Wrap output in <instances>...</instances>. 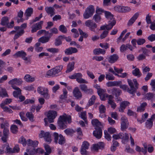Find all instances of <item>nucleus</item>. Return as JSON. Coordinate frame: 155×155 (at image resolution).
I'll return each mask as SVG.
<instances>
[{
  "instance_id": "f257e3e1",
  "label": "nucleus",
  "mask_w": 155,
  "mask_h": 155,
  "mask_svg": "<svg viewBox=\"0 0 155 155\" xmlns=\"http://www.w3.org/2000/svg\"><path fill=\"white\" fill-rule=\"evenodd\" d=\"M127 82L128 84L130 87V89L128 87V86L125 84L122 85L121 84H120L119 86L120 88L124 90H127V92L130 94L134 95L136 92L137 90L138 89V84L136 79H134L133 80L134 83L131 80L128 79Z\"/></svg>"
},
{
  "instance_id": "f03ea898",
  "label": "nucleus",
  "mask_w": 155,
  "mask_h": 155,
  "mask_svg": "<svg viewBox=\"0 0 155 155\" xmlns=\"http://www.w3.org/2000/svg\"><path fill=\"white\" fill-rule=\"evenodd\" d=\"M70 124L71 122V117L70 115L64 114L60 116L58 121V124L60 129H64L67 127V122Z\"/></svg>"
},
{
  "instance_id": "7ed1b4c3",
  "label": "nucleus",
  "mask_w": 155,
  "mask_h": 155,
  "mask_svg": "<svg viewBox=\"0 0 155 155\" xmlns=\"http://www.w3.org/2000/svg\"><path fill=\"white\" fill-rule=\"evenodd\" d=\"M57 116V112L54 110H49L47 114L48 118H45L44 119V121L45 122V126H47L48 123L47 121V120L50 123L54 122V120Z\"/></svg>"
},
{
  "instance_id": "20e7f679",
  "label": "nucleus",
  "mask_w": 155,
  "mask_h": 155,
  "mask_svg": "<svg viewBox=\"0 0 155 155\" xmlns=\"http://www.w3.org/2000/svg\"><path fill=\"white\" fill-rule=\"evenodd\" d=\"M26 53L23 51H19L15 54L13 56L14 58H17L18 57H20L22 59L25 61L26 63H30V60L26 56Z\"/></svg>"
},
{
  "instance_id": "39448f33",
  "label": "nucleus",
  "mask_w": 155,
  "mask_h": 155,
  "mask_svg": "<svg viewBox=\"0 0 155 155\" xmlns=\"http://www.w3.org/2000/svg\"><path fill=\"white\" fill-rule=\"evenodd\" d=\"M94 6L90 5L86 9L85 12L83 14V17L84 19H88L91 17L94 12Z\"/></svg>"
},
{
  "instance_id": "423d86ee",
  "label": "nucleus",
  "mask_w": 155,
  "mask_h": 155,
  "mask_svg": "<svg viewBox=\"0 0 155 155\" xmlns=\"http://www.w3.org/2000/svg\"><path fill=\"white\" fill-rule=\"evenodd\" d=\"M37 91L39 94L42 95L45 99L49 98L50 95L48 94V90L47 88L40 86L38 87Z\"/></svg>"
},
{
  "instance_id": "0eeeda50",
  "label": "nucleus",
  "mask_w": 155,
  "mask_h": 155,
  "mask_svg": "<svg viewBox=\"0 0 155 155\" xmlns=\"http://www.w3.org/2000/svg\"><path fill=\"white\" fill-rule=\"evenodd\" d=\"M55 142L58 143L60 144H63L65 143V139L61 134L59 135L58 134L55 132L53 134Z\"/></svg>"
},
{
  "instance_id": "6e6552de",
  "label": "nucleus",
  "mask_w": 155,
  "mask_h": 155,
  "mask_svg": "<svg viewBox=\"0 0 155 155\" xmlns=\"http://www.w3.org/2000/svg\"><path fill=\"white\" fill-rule=\"evenodd\" d=\"M120 129L121 130L124 131L129 127V123L127 118L125 116L122 117L120 119Z\"/></svg>"
},
{
  "instance_id": "1a4fd4ad",
  "label": "nucleus",
  "mask_w": 155,
  "mask_h": 155,
  "mask_svg": "<svg viewBox=\"0 0 155 155\" xmlns=\"http://www.w3.org/2000/svg\"><path fill=\"white\" fill-rule=\"evenodd\" d=\"M85 25L88 27L91 31H95V29L97 28V26L96 24L92 20H88L85 22Z\"/></svg>"
},
{
  "instance_id": "9d476101",
  "label": "nucleus",
  "mask_w": 155,
  "mask_h": 155,
  "mask_svg": "<svg viewBox=\"0 0 155 155\" xmlns=\"http://www.w3.org/2000/svg\"><path fill=\"white\" fill-rule=\"evenodd\" d=\"M115 10L120 13H126L129 12L131 10V8L128 6L117 5L114 8Z\"/></svg>"
},
{
  "instance_id": "9b49d317",
  "label": "nucleus",
  "mask_w": 155,
  "mask_h": 155,
  "mask_svg": "<svg viewBox=\"0 0 155 155\" xmlns=\"http://www.w3.org/2000/svg\"><path fill=\"white\" fill-rule=\"evenodd\" d=\"M39 137L40 138L44 137L45 141L50 143L51 141V135L48 132H45L43 130L41 131L39 134Z\"/></svg>"
},
{
  "instance_id": "f8f14e48",
  "label": "nucleus",
  "mask_w": 155,
  "mask_h": 155,
  "mask_svg": "<svg viewBox=\"0 0 155 155\" xmlns=\"http://www.w3.org/2000/svg\"><path fill=\"white\" fill-rule=\"evenodd\" d=\"M112 137L115 140L123 139L124 140H127L129 139V135L126 133L124 134L122 133H120L118 134H114L113 135Z\"/></svg>"
},
{
  "instance_id": "ddd939ff",
  "label": "nucleus",
  "mask_w": 155,
  "mask_h": 155,
  "mask_svg": "<svg viewBox=\"0 0 155 155\" xmlns=\"http://www.w3.org/2000/svg\"><path fill=\"white\" fill-rule=\"evenodd\" d=\"M43 23V21H40L33 25L31 27V32L34 33L36 32L38 30L42 28V25Z\"/></svg>"
},
{
  "instance_id": "4468645a",
  "label": "nucleus",
  "mask_w": 155,
  "mask_h": 155,
  "mask_svg": "<svg viewBox=\"0 0 155 155\" xmlns=\"http://www.w3.org/2000/svg\"><path fill=\"white\" fill-rule=\"evenodd\" d=\"M73 94L77 99H80L82 97V93L78 87H75L73 89Z\"/></svg>"
},
{
  "instance_id": "2eb2a0df",
  "label": "nucleus",
  "mask_w": 155,
  "mask_h": 155,
  "mask_svg": "<svg viewBox=\"0 0 155 155\" xmlns=\"http://www.w3.org/2000/svg\"><path fill=\"white\" fill-rule=\"evenodd\" d=\"M108 23V24H105L101 26L100 30H104L106 29L108 31L111 29L115 25V22L114 21L111 23Z\"/></svg>"
},
{
  "instance_id": "dca6fc26",
  "label": "nucleus",
  "mask_w": 155,
  "mask_h": 155,
  "mask_svg": "<svg viewBox=\"0 0 155 155\" xmlns=\"http://www.w3.org/2000/svg\"><path fill=\"white\" fill-rule=\"evenodd\" d=\"M22 82V80L21 78H15L9 81L8 83L12 85V86H16L14 85L15 84L19 85L21 84Z\"/></svg>"
},
{
  "instance_id": "f3484780",
  "label": "nucleus",
  "mask_w": 155,
  "mask_h": 155,
  "mask_svg": "<svg viewBox=\"0 0 155 155\" xmlns=\"http://www.w3.org/2000/svg\"><path fill=\"white\" fill-rule=\"evenodd\" d=\"M89 144L87 141H84L83 142L81 149V152L82 154H86L87 153L86 150L89 148Z\"/></svg>"
},
{
  "instance_id": "a211bd4d",
  "label": "nucleus",
  "mask_w": 155,
  "mask_h": 155,
  "mask_svg": "<svg viewBox=\"0 0 155 155\" xmlns=\"http://www.w3.org/2000/svg\"><path fill=\"white\" fill-rule=\"evenodd\" d=\"M104 13L106 18L107 20H109L108 22L111 23L114 21L115 22V24H116V21L114 18V15L110 12L105 11H104Z\"/></svg>"
},
{
  "instance_id": "6ab92c4d",
  "label": "nucleus",
  "mask_w": 155,
  "mask_h": 155,
  "mask_svg": "<svg viewBox=\"0 0 155 155\" xmlns=\"http://www.w3.org/2000/svg\"><path fill=\"white\" fill-rule=\"evenodd\" d=\"M119 58L118 55L116 54H114L109 56L107 58V60L109 63L113 64L118 61Z\"/></svg>"
},
{
  "instance_id": "aec40b11",
  "label": "nucleus",
  "mask_w": 155,
  "mask_h": 155,
  "mask_svg": "<svg viewBox=\"0 0 155 155\" xmlns=\"http://www.w3.org/2000/svg\"><path fill=\"white\" fill-rule=\"evenodd\" d=\"M95 130L93 132V134L97 138L99 139L101 138L102 135V130L101 127L95 128Z\"/></svg>"
},
{
  "instance_id": "412c9836",
  "label": "nucleus",
  "mask_w": 155,
  "mask_h": 155,
  "mask_svg": "<svg viewBox=\"0 0 155 155\" xmlns=\"http://www.w3.org/2000/svg\"><path fill=\"white\" fill-rule=\"evenodd\" d=\"M12 88L15 90L13 92V96L15 98H18V97L21 94V90L19 87L17 86H12Z\"/></svg>"
},
{
  "instance_id": "4be33fe9",
  "label": "nucleus",
  "mask_w": 155,
  "mask_h": 155,
  "mask_svg": "<svg viewBox=\"0 0 155 155\" xmlns=\"http://www.w3.org/2000/svg\"><path fill=\"white\" fill-rule=\"evenodd\" d=\"M104 147V144L103 142H101L97 144L93 145L92 149L95 150L97 151L99 149H103Z\"/></svg>"
},
{
  "instance_id": "5701e85b",
  "label": "nucleus",
  "mask_w": 155,
  "mask_h": 155,
  "mask_svg": "<svg viewBox=\"0 0 155 155\" xmlns=\"http://www.w3.org/2000/svg\"><path fill=\"white\" fill-rule=\"evenodd\" d=\"M139 14L138 12L135 13L132 17L129 20L127 23V25L130 26L132 25L139 16Z\"/></svg>"
},
{
  "instance_id": "b1692460",
  "label": "nucleus",
  "mask_w": 155,
  "mask_h": 155,
  "mask_svg": "<svg viewBox=\"0 0 155 155\" xmlns=\"http://www.w3.org/2000/svg\"><path fill=\"white\" fill-rule=\"evenodd\" d=\"M45 10L47 14L50 15L51 17H52L55 14L54 9L53 7L47 6L45 8Z\"/></svg>"
},
{
  "instance_id": "393cba45",
  "label": "nucleus",
  "mask_w": 155,
  "mask_h": 155,
  "mask_svg": "<svg viewBox=\"0 0 155 155\" xmlns=\"http://www.w3.org/2000/svg\"><path fill=\"white\" fill-rule=\"evenodd\" d=\"M65 38L64 35L59 36L55 40L54 45L56 46H58L62 44V41Z\"/></svg>"
},
{
  "instance_id": "a878e982",
  "label": "nucleus",
  "mask_w": 155,
  "mask_h": 155,
  "mask_svg": "<svg viewBox=\"0 0 155 155\" xmlns=\"http://www.w3.org/2000/svg\"><path fill=\"white\" fill-rule=\"evenodd\" d=\"M130 104V103L127 101H124L121 102L119 110L120 112H123L126 107Z\"/></svg>"
},
{
  "instance_id": "bb28decb",
  "label": "nucleus",
  "mask_w": 155,
  "mask_h": 155,
  "mask_svg": "<svg viewBox=\"0 0 155 155\" xmlns=\"http://www.w3.org/2000/svg\"><path fill=\"white\" fill-rule=\"evenodd\" d=\"M121 83V81H110L106 83V85L108 87H110L113 86H118Z\"/></svg>"
},
{
  "instance_id": "cd10ccee",
  "label": "nucleus",
  "mask_w": 155,
  "mask_h": 155,
  "mask_svg": "<svg viewBox=\"0 0 155 155\" xmlns=\"http://www.w3.org/2000/svg\"><path fill=\"white\" fill-rule=\"evenodd\" d=\"M74 64L75 62L74 61L69 63L67 65L66 72L69 73L72 71L74 68Z\"/></svg>"
},
{
  "instance_id": "c85d7f7f",
  "label": "nucleus",
  "mask_w": 155,
  "mask_h": 155,
  "mask_svg": "<svg viewBox=\"0 0 155 155\" xmlns=\"http://www.w3.org/2000/svg\"><path fill=\"white\" fill-rule=\"evenodd\" d=\"M91 123L93 125L95 128L101 127V123L96 119L92 120L91 121Z\"/></svg>"
},
{
  "instance_id": "c756f323",
  "label": "nucleus",
  "mask_w": 155,
  "mask_h": 155,
  "mask_svg": "<svg viewBox=\"0 0 155 155\" xmlns=\"http://www.w3.org/2000/svg\"><path fill=\"white\" fill-rule=\"evenodd\" d=\"M33 13V9L32 8H28L25 11V15L27 17H28L31 16Z\"/></svg>"
},
{
  "instance_id": "7c9ffc66",
  "label": "nucleus",
  "mask_w": 155,
  "mask_h": 155,
  "mask_svg": "<svg viewBox=\"0 0 155 155\" xmlns=\"http://www.w3.org/2000/svg\"><path fill=\"white\" fill-rule=\"evenodd\" d=\"M50 37L43 36L41 37L38 39V41L42 43H46L49 41Z\"/></svg>"
},
{
  "instance_id": "2f4dec72",
  "label": "nucleus",
  "mask_w": 155,
  "mask_h": 155,
  "mask_svg": "<svg viewBox=\"0 0 155 155\" xmlns=\"http://www.w3.org/2000/svg\"><path fill=\"white\" fill-rule=\"evenodd\" d=\"M24 80L27 82H32L34 81L35 78L31 76L29 74H26L24 77Z\"/></svg>"
},
{
  "instance_id": "473e14b6",
  "label": "nucleus",
  "mask_w": 155,
  "mask_h": 155,
  "mask_svg": "<svg viewBox=\"0 0 155 155\" xmlns=\"http://www.w3.org/2000/svg\"><path fill=\"white\" fill-rule=\"evenodd\" d=\"M8 18L7 16L3 17L1 19V25L3 26H5L8 25Z\"/></svg>"
},
{
  "instance_id": "72a5a7b5",
  "label": "nucleus",
  "mask_w": 155,
  "mask_h": 155,
  "mask_svg": "<svg viewBox=\"0 0 155 155\" xmlns=\"http://www.w3.org/2000/svg\"><path fill=\"white\" fill-rule=\"evenodd\" d=\"M93 53L95 55H98L100 54H104L105 53V50L104 49H94Z\"/></svg>"
},
{
  "instance_id": "f704fd0d",
  "label": "nucleus",
  "mask_w": 155,
  "mask_h": 155,
  "mask_svg": "<svg viewBox=\"0 0 155 155\" xmlns=\"http://www.w3.org/2000/svg\"><path fill=\"white\" fill-rule=\"evenodd\" d=\"M82 75L80 73H76L74 74L69 76V78L71 79H76L77 81V79L79 78L80 77H82Z\"/></svg>"
},
{
  "instance_id": "c9c22d12",
  "label": "nucleus",
  "mask_w": 155,
  "mask_h": 155,
  "mask_svg": "<svg viewBox=\"0 0 155 155\" xmlns=\"http://www.w3.org/2000/svg\"><path fill=\"white\" fill-rule=\"evenodd\" d=\"M0 97H8V96L5 89L0 87Z\"/></svg>"
},
{
  "instance_id": "e433bc0d",
  "label": "nucleus",
  "mask_w": 155,
  "mask_h": 155,
  "mask_svg": "<svg viewBox=\"0 0 155 155\" xmlns=\"http://www.w3.org/2000/svg\"><path fill=\"white\" fill-rule=\"evenodd\" d=\"M132 74L134 76L138 77H140L141 75L139 69L137 68H135L134 70L132 71Z\"/></svg>"
},
{
  "instance_id": "4c0bfd02",
  "label": "nucleus",
  "mask_w": 155,
  "mask_h": 155,
  "mask_svg": "<svg viewBox=\"0 0 155 155\" xmlns=\"http://www.w3.org/2000/svg\"><path fill=\"white\" fill-rule=\"evenodd\" d=\"M78 52L77 49H66L64 52L67 55H71Z\"/></svg>"
},
{
  "instance_id": "58836bf2",
  "label": "nucleus",
  "mask_w": 155,
  "mask_h": 155,
  "mask_svg": "<svg viewBox=\"0 0 155 155\" xmlns=\"http://www.w3.org/2000/svg\"><path fill=\"white\" fill-rule=\"evenodd\" d=\"M155 95V94H153L152 93L149 92L147 93L145 95L144 98L148 100H153L152 99Z\"/></svg>"
},
{
  "instance_id": "ea45409f",
  "label": "nucleus",
  "mask_w": 155,
  "mask_h": 155,
  "mask_svg": "<svg viewBox=\"0 0 155 155\" xmlns=\"http://www.w3.org/2000/svg\"><path fill=\"white\" fill-rule=\"evenodd\" d=\"M147 103L145 102L142 103L140 106L137 107V111L140 112L143 111L144 110V108L147 105Z\"/></svg>"
},
{
  "instance_id": "a19ab883",
  "label": "nucleus",
  "mask_w": 155,
  "mask_h": 155,
  "mask_svg": "<svg viewBox=\"0 0 155 155\" xmlns=\"http://www.w3.org/2000/svg\"><path fill=\"white\" fill-rule=\"evenodd\" d=\"M24 31L23 29H21L20 31H18L15 34L14 37V39L15 40L18 39L19 37L22 35L24 33Z\"/></svg>"
},
{
  "instance_id": "79ce46f5",
  "label": "nucleus",
  "mask_w": 155,
  "mask_h": 155,
  "mask_svg": "<svg viewBox=\"0 0 155 155\" xmlns=\"http://www.w3.org/2000/svg\"><path fill=\"white\" fill-rule=\"evenodd\" d=\"M96 97L95 96L93 95L88 101L87 105L89 106L93 104L95 101Z\"/></svg>"
},
{
  "instance_id": "37998d69",
  "label": "nucleus",
  "mask_w": 155,
  "mask_h": 155,
  "mask_svg": "<svg viewBox=\"0 0 155 155\" xmlns=\"http://www.w3.org/2000/svg\"><path fill=\"white\" fill-rule=\"evenodd\" d=\"M112 92L113 94H115L116 97H117L120 95L121 91L119 89L114 88L112 89Z\"/></svg>"
},
{
  "instance_id": "c03bdc74",
  "label": "nucleus",
  "mask_w": 155,
  "mask_h": 155,
  "mask_svg": "<svg viewBox=\"0 0 155 155\" xmlns=\"http://www.w3.org/2000/svg\"><path fill=\"white\" fill-rule=\"evenodd\" d=\"M44 147L46 151L45 152V155H49L51 152V150L49 146L47 144H45Z\"/></svg>"
},
{
  "instance_id": "a18cd8bd",
  "label": "nucleus",
  "mask_w": 155,
  "mask_h": 155,
  "mask_svg": "<svg viewBox=\"0 0 155 155\" xmlns=\"http://www.w3.org/2000/svg\"><path fill=\"white\" fill-rule=\"evenodd\" d=\"M26 115L30 121L33 122L34 121V116L31 112H28Z\"/></svg>"
},
{
  "instance_id": "49530a36",
  "label": "nucleus",
  "mask_w": 155,
  "mask_h": 155,
  "mask_svg": "<svg viewBox=\"0 0 155 155\" xmlns=\"http://www.w3.org/2000/svg\"><path fill=\"white\" fill-rule=\"evenodd\" d=\"M63 68V66L62 65H60L56 66L54 68H53L55 74H56L60 72L62 69Z\"/></svg>"
},
{
  "instance_id": "de8ad7c7",
  "label": "nucleus",
  "mask_w": 155,
  "mask_h": 155,
  "mask_svg": "<svg viewBox=\"0 0 155 155\" xmlns=\"http://www.w3.org/2000/svg\"><path fill=\"white\" fill-rule=\"evenodd\" d=\"M101 16L99 14H95L93 17V19L97 23L100 22L101 21Z\"/></svg>"
},
{
  "instance_id": "09e8293b",
  "label": "nucleus",
  "mask_w": 155,
  "mask_h": 155,
  "mask_svg": "<svg viewBox=\"0 0 155 155\" xmlns=\"http://www.w3.org/2000/svg\"><path fill=\"white\" fill-rule=\"evenodd\" d=\"M11 132L14 134H16L18 131V128L15 125H12L11 127Z\"/></svg>"
},
{
  "instance_id": "8fccbe9b",
  "label": "nucleus",
  "mask_w": 155,
  "mask_h": 155,
  "mask_svg": "<svg viewBox=\"0 0 155 155\" xmlns=\"http://www.w3.org/2000/svg\"><path fill=\"white\" fill-rule=\"evenodd\" d=\"M12 102V99L11 98H6L5 101H2V103L0 104V106H5L6 105H7L10 104Z\"/></svg>"
},
{
  "instance_id": "3c124183",
  "label": "nucleus",
  "mask_w": 155,
  "mask_h": 155,
  "mask_svg": "<svg viewBox=\"0 0 155 155\" xmlns=\"http://www.w3.org/2000/svg\"><path fill=\"white\" fill-rule=\"evenodd\" d=\"M59 30L61 32L65 34L67 32V29L66 27L63 25H61L59 27Z\"/></svg>"
},
{
  "instance_id": "603ef678",
  "label": "nucleus",
  "mask_w": 155,
  "mask_h": 155,
  "mask_svg": "<svg viewBox=\"0 0 155 155\" xmlns=\"http://www.w3.org/2000/svg\"><path fill=\"white\" fill-rule=\"evenodd\" d=\"M63 94L61 95L60 96V98L61 99H64L67 98V97L68 92L66 89H64L63 90Z\"/></svg>"
},
{
  "instance_id": "864d4df0",
  "label": "nucleus",
  "mask_w": 155,
  "mask_h": 155,
  "mask_svg": "<svg viewBox=\"0 0 155 155\" xmlns=\"http://www.w3.org/2000/svg\"><path fill=\"white\" fill-rule=\"evenodd\" d=\"M64 132L67 135H71L75 132V131L72 129L67 128L64 130Z\"/></svg>"
},
{
  "instance_id": "5fc2aeb1",
  "label": "nucleus",
  "mask_w": 155,
  "mask_h": 155,
  "mask_svg": "<svg viewBox=\"0 0 155 155\" xmlns=\"http://www.w3.org/2000/svg\"><path fill=\"white\" fill-rule=\"evenodd\" d=\"M18 142L19 143L22 144L24 146H25L27 143L26 139L23 137H21L19 139Z\"/></svg>"
},
{
  "instance_id": "6e6d98bb",
  "label": "nucleus",
  "mask_w": 155,
  "mask_h": 155,
  "mask_svg": "<svg viewBox=\"0 0 155 155\" xmlns=\"http://www.w3.org/2000/svg\"><path fill=\"white\" fill-rule=\"evenodd\" d=\"M78 30L80 34L84 38H86L88 37V35L87 33L83 32V31L80 28H78Z\"/></svg>"
},
{
  "instance_id": "4d7b16f0",
  "label": "nucleus",
  "mask_w": 155,
  "mask_h": 155,
  "mask_svg": "<svg viewBox=\"0 0 155 155\" xmlns=\"http://www.w3.org/2000/svg\"><path fill=\"white\" fill-rule=\"evenodd\" d=\"M153 121H151L150 119H148L146 123V127L149 128H150L153 125Z\"/></svg>"
},
{
  "instance_id": "13d9d810",
  "label": "nucleus",
  "mask_w": 155,
  "mask_h": 155,
  "mask_svg": "<svg viewBox=\"0 0 155 155\" xmlns=\"http://www.w3.org/2000/svg\"><path fill=\"white\" fill-rule=\"evenodd\" d=\"M0 107L2 108L4 111L8 112L10 113H12L13 112V111L10 108H9L8 107H7L6 106H0Z\"/></svg>"
},
{
  "instance_id": "bf43d9fd",
  "label": "nucleus",
  "mask_w": 155,
  "mask_h": 155,
  "mask_svg": "<svg viewBox=\"0 0 155 155\" xmlns=\"http://www.w3.org/2000/svg\"><path fill=\"white\" fill-rule=\"evenodd\" d=\"M56 75L53 68L49 70L47 73V75L48 76H53Z\"/></svg>"
},
{
  "instance_id": "052dcab7",
  "label": "nucleus",
  "mask_w": 155,
  "mask_h": 155,
  "mask_svg": "<svg viewBox=\"0 0 155 155\" xmlns=\"http://www.w3.org/2000/svg\"><path fill=\"white\" fill-rule=\"evenodd\" d=\"M108 31H104L101 34L100 38L101 39H103L106 37L108 33Z\"/></svg>"
},
{
  "instance_id": "680f3d73",
  "label": "nucleus",
  "mask_w": 155,
  "mask_h": 155,
  "mask_svg": "<svg viewBox=\"0 0 155 155\" xmlns=\"http://www.w3.org/2000/svg\"><path fill=\"white\" fill-rule=\"evenodd\" d=\"M99 109L100 113L103 114L105 112L106 110V108L105 106L103 104H101L99 107Z\"/></svg>"
},
{
  "instance_id": "e2e57ef3",
  "label": "nucleus",
  "mask_w": 155,
  "mask_h": 155,
  "mask_svg": "<svg viewBox=\"0 0 155 155\" xmlns=\"http://www.w3.org/2000/svg\"><path fill=\"white\" fill-rule=\"evenodd\" d=\"M104 137L108 141H110L111 140V136L106 130L104 131Z\"/></svg>"
},
{
  "instance_id": "0e129e2a",
  "label": "nucleus",
  "mask_w": 155,
  "mask_h": 155,
  "mask_svg": "<svg viewBox=\"0 0 155 155\" xmlns=\"http://www.w3.org/2000/svg\"><path fill=\"white\" fill-rule=\"evenodd\" d=\"M146 42L144 38H139L137 41V43L138 45H143Z\"/></svg>"
},
{
  "instance_id": "69168bd1",
  "label": "nucleus",
  "mask_w": 155,
  "mask_h": 155,
  "mask_svg": "<svg viewBox=\"0 0 155 155\" xmlns=\"http://www.w3.org/2000/svg\"><path fill=\"white\" fill-rule=\"evenodd\" d=\"M26 151L29 152V154L31 155H34L36 154V149L34 148H33L31 150L27 149L26 150Z\"/></svg>"
},
{
  "instance_id": "338daca9",
  "label": "nucleus",
  "mask_w": 155,
  "mask_h": 155,
  "mask_svg": "<svg viewBox=\"0 0 155 155\" xmlns=\"http://www.w3.org/2000/svg\"><path fill=\"white\" fill-rule=\"evenodd\" d=\"M147 39L151 42L155 41V34H152L147 37Z\"/></svg>"
},
{
  "instance_id": "774afa93",
  "label": "nucleus",
  "mask_w": 155,
  "mask_h": 155,
  "mask_svg": "<svg viewBox=\"0 0 155 155\" xmlns=\"http://www.w3.org/2000/svg\"><path fill=\"white\" fill-rule=\"evenodd\" d=\"M82 77H80L79 78L77 79V81L79 83H88V82L82 78Z\"/></svg>"
}]
</instances>
